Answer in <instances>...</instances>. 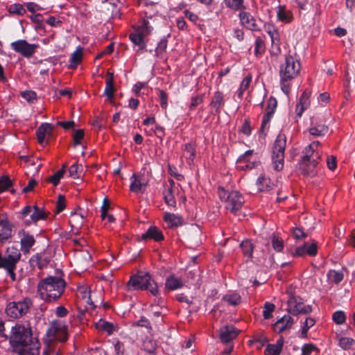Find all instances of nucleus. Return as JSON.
Masks as SVG:
<instances>
[{"instance_id": "a211bd4d", "label": "nucleus", "mask_w": 355, "mask_h": 355, "mask_svg": "<svg viewBox=\"0 0 355 355\" xmlns=\"http://www.w3.org/2000/svg\"><path fill=\"white\" fill-rule=\"evenodd\" d=\"M238 334L239 331L234 326L226 325L220 329V339L222 343L229 344L238 336Z\"/></svg>"}, {"instance_id": "5701e85b", "label": "nucleus", "mask_w": 355, "mask_h": 355, "mask_svg": "<svg viewBox=\"0 0 355 355\" xmlns=\"http://www.w3.org/2000/svg\"><path fill=\"white\" fill-rule=\"evenodd\" d=\"M46 218V212L39 208L37 205H35L33 207L32 213L30 215V219L25 220L24 223L26 225H29L31 223H37L40 220H45Z\"/></svg>"}, {"instance_id": "a878e982", "label": "nucleus", "mask_w": 355, "mask_h": 355, "mask_svg": "<svg viewBox=\"0 0 355 355\" xmlns=\"http://www.w3.org/2000/svg\"><path fill=\"white\" fill-rule=\"evenodd\" d=\"M184 283L181 278L176 277L174 274L170 275L166 277L165 282V288L168 291H175L181 288Z\"/></svg>"}, {"instance_id": "1a4fd4ad", "label": "nucleus", "mask_w": 355, "mask_h": 355, "mask_svg": "<svg viewBox=\"0 0 355 355\" xmlns=\"http://www.w3.org/2000/svg\"><path fill=\"white\" fill-rule=\"evenodd\" d=\"M286 310L291 315H297L308 314L312 312L313 308L311 305H305L301 297L291 295L288 300Z\"/></svg>"}, {"instance_id": "de8ad7c7", "label": "nucleus", "mask_w": 355, "mask_h": 355, "mask_svg": "<svg viewBox=\"0 0 355 355\" xmlns=\"http://www.w3.org/2000/svg\"><path fill=\"white\" fill-rule=\"evenodd\" d=\"M333 321L337 324H342L346 320V315L343 311H336L332 315Z\"/></svg>"}, {"instance_id": "7ed1b4c3", "label": "nucleus", "mask_w": 355, "mask_h": 355, "mask_svg": "<svg viewBox=\"0 0 355 355\" xmlns=\"http://www.w3.org/2000/svg\"><path fill=\"white\" fill-rule=\"evenodd\" d=\"M300 70L299 60L291 55L286 56L284 62L279 67L281 89L285 94L290 93V82L299 75Z\"/></svg>"}, {"instance_id": "2f4dec72", "label": "nucleus", "mask_w": 355, "mask_h": 355, "mask_svg": "<svg viewBox=\"0 0 355 355\" xmlns=\"http://www.w3.org/2000/svg\"><path fill=\"white\" fill-rule=\"evenodd\" d=\"M8 11L10 15H16L23 16L26 14V10L21 3H15L10 5L8 8Z\"/></svg>"}, {"instance_id": "f257e3e1", "label": "nucleus", "mask_w": 355, "mask_h": 355, "mask_svg": "<svg viewBox=\"0 0 355 355\" xmlns=\"http://www.w3.org/2000/svg\"><path fill=\"white\" fill-rule=\"evenodd\" d=\"M8 340L12 352L17 355L40 354V341L33 336L29 324L16 323L11 327Z\"/></svg>"}, {"instance_id": "052dcab7", "label": "nucleus", "mask_w": 355, "mask_h": 355, "mask_svg": "<svg viewBox=\"0 0 355 355\" xmlns=\"http://www.w3.org/2000/svg\"><path fill=\"white\" fill-rule=\"evenodd\" d=\"M158 92L160 105L162 109H166L168 106V95L162 89H159Z\"/></svg>"}, {"instance_id": "ea45409f", "label": "nucleus", "mask_w": 355, "mask_h": 355, "mask_svg": "<svg viewBox=\"0 0 355 355\" xmlns=\"http://www.w3.org/2000/svg\"><path fill=\"white\" fill-rule=\"evenodd\" d=\"M243 2V0H225L226 6L234 10L244 8Z\"/></svg>"}, {"instance_id": "dca6fc26", "label": "nucleus", "mask_w": 355, "mask_h": 355, "mask_svg": "<svg viewBox=\"0 0 355 355\" xmlns=\"http://www.w3.org/2000/svg\"><path fill=\"white\" fill-rule=\"evenodd\" d=\"M318 253V245L315 242H313L309 244L308 242H305L303 245L296 248L295 252L293 253L294 257H303L305 254H308L311 257H314Z\"/></svg>"}, {"instance_id": "e2e57ef3", "label": "nucleus", "mask_w": 355, "mask_h": 355, "mask_svg": "<svg viewBox=\"0 0 355 355\" xmlns=\"http://www.w3.org/2000/svg\"><path fill=\"white\" fill-rule=\"evenodd\" d=\"M309 105L306 104L305 103H300L299 102L296 105L295 107V112H296V120L297 121L298 119L301 118L302 116L303 112L305 110L307 109Z\"/></svg>"}, {"instance_id": "e433bc0d", "label": "nucleus", "mask_w": 355, "mask_h": 355, "mask_svg": "<svg viewBox=\"0 0 355 355\" xmlns=\"http://www.w3.org/2000/svg\"><path fill=\"white\" fill-rule=\"evenodd\" d=\"M66 171V166L63 165L62 168L58 171L53 175L48 178L47 181L52 183L54 186H57L60 179L63 177Z\"/></svg>"}, {"instance_id": "79ce46f5", "label": "nucleus", "mask_w": 355, "mask_h": 355, "mask_svg": "<svg viewBox=\"0 0 355 355\" xmlns=\"http://www.w3.org/2000/svg\"><path fill=\"white\" fill-rule=\"evenodd\" d=\"M327 275L329 278L331 279L336 284H338L340 282H342L344 278L343 272L337 271L335 270H330L328 272Z\"/></svg>"}, {"instance_id": "2eb2a0df", "label": "nucleus", "mask_w": 355, "mask_h": 355, "mask_svg": "<svg viewBox=\"0 0 355 355\" xmlns=\"http://www.w3.org/2000/svg\"><path fill=\"white\" fill-rule=\"evenodd\" d=\"M13 225L8 218L0 219V245L5 243L12 237Z\"/></svg>"}, {"instance_id": "49530a36", "label": "nucleus", "mask_w": 355, "mask_h": 355, "mask_svg": "<svg viewBox=\"0 0 355 355\" xmlns=\"http://www.w3.org/2000/svg\"><path fill=\"white\" fill-rule=\"evenodd\" d=\"M82 171H83V165L82 164H72L69 169V176L73 178V179L78 178L79 175L82 172Z\"/></svg>"}, {"instance_id": "393cba45", "label": "nucleus", "mask_w": 355, "mask_h": 355, "mask_svg": "<svg viewBox=\"0 0 355 355\" xmlns=\"http://www.w3.org/2000/svg\"><path fill=\"white\" fill-rule=\"evenodd\" d=\"M163 218L170 228L178 227L183 225L182 218L175 214L166 212L164 214Z\"/></svg>"}, {"instance_id": "ddd939ff", "label": "nucleus", "mask_w": 355, "mask_h": 355, "mask_svg": "<svg viewBox=\"0 0 355 355\" xmlns=\"http://www.w3.org/2000/svg\"><path fill=\"white\" fill-rule=\"evenodd\" d=\"M18 235L20 237L21 251L24 254H29L32 247L35 243L34 236L24 230H20Z\"/></svg>"}, {"instance_id": "3c124183", "label": "nucleus", "mask_w": 355, "mask_h": 355, "mask_svg": "<svg viewBox=\"0 0 355 355\" xmlns=\"http://www.w3.org/2000/svg\"><path fill=\"white\" fill-rule=\"evenodd\" d=\"M167 47V40L164 37L157 44L155 49V55L161 56L166 51Z\"/></svg>"}, {"instance_id": "37998d69", "label": "nucleus", "mask_w": 355, "mask_h": 355, "mask_svg": "<svg viewBox=\"0 0 355 355\" xmlns=\"http://www.w3.org/2000/svg\"><path fill=\"white\" fill-rule=\"evenodd\" d=\"M12 186V182L8 175H2L0 177V193L8 190Z\"/></svg>"}, {"instance_id": "c03bdc74", "label": "nucleus", "mask_w": 355, "mask_h": 355, "mask_svg": "<svg viewBox=\"0 0 355 355\" xmlns=\"http://www.w3.org/2000/svg\"><path fill=\"white\" fill-rule=\"evenodd\" d=\"M254 54L257 57L262 55L265 51V44L263 40L258 37L255 40Z\"/></svg>"}, {"instance_id": "774afa93", "label": "nucleus", "mask_w": 355, "mask_h": 355, "mask_svg": "<svg viewBox=\"0 0 355 355\" xmlns=\"http://www.w3.org/2000/svg\"><path fill=\"white\" fill-rule=\"evenodd\" d=\"M154 132L156 137L160 139L161 140H162L164 137L165 136L164 128L159 124H155Z\"/></svg>"}, {"instance_id": "8fccbe9b", "label": "nucleus", "mask_w": 355, "mask_h": 355, "mask_svg": "<svg viewBox=\"0 0 355 355\" xmlns=\"http://www.w3.org/2000/svg\"><path fill=\"white\" fill-rule=\"evenodd\" d=\"M21 96L29 103H33L37 97L36 93L32 90L24 91L21 93Z\"/></svg>"}, {"instance_id": "cd10ccee", "label": "nucleus", "mask_w": 355, "mask_h": 355, "mask_svg": "<svg viewBox=\"0 0 355 355\" xmlns=\"http://www.w3.org/2000/svg\"><path fill=\"white\" fill-rule=\"evenodd\" d=\"M129 39L135 45L139 46V50H144L146 49V42L145 38L135 31L129 35Z\"/></svg>"}, {"instance_id": "4c0bfd02", "label": "nucleus", "mask_w": 355, "mask_h": 355, "mask_svg": "<svg viewBox=\"0 0 355 355\" xmlns=\"http://www.w3.org/2000/svg\"><path fill=\"white\" fill-rule=\"evenodd\" d=\"M96 327L107 332L108 335L112 334L114 331V326L113 323L102 320H100V321L96 324Z\"/></svg>"}, {"instance_id": "c9c22d12", "label": "nucleus", "mask_w": 355, "mask_h": 355, "mask_svg": "<svg viewBox=\"0 0 355 355\" xmlns=\"http://www.w3.org/2000/svg\"><path fill=\"white\" fill-rule=\"evenodd\" d=\"M153 27L150 26L149 21L144 19L142 24L136 29L135 32L145 38L151 33Z\"/></svg>"}, {"instance_id": "864d4df0", "label": "nucleus", "mask_w": 355, "mask_h": 355, "mask_svg": "<svg viewBox=\"0 0 355 355\" xmlns=\"http://www.w3.org/2000/svg\"><path fill=\"white\" fill-rule=\"evenodd\" d=\"M272 245L275 251L278 252H282L284 248V241L281 238L273 236L272 239Z\"/></svg>"}, {"instance_id": "603ef678", "label": "nucleus", "mask_w": 355, "mask_h": 355, "mask_svg": "<svg viewBox=\"0 0 355 355\" xmlns=\"http://www.w3.org/2000/svg\"><path fill=\"white\" fill-rule=\"evenodd\" d=\"M292 236L295 240L304 239L307 236V234L301 227L292 228Z\"/></svg>"}, {"instance_id": "4be33fe9", "label": "nucleus", "mask_w": 355, "mask_h": 355, "mask_svg": "<svg viewBox=\"0 0 355 355\" xmlns=\"http://www.w3.org/2000/svg\"><path fill=\"white\" fill-rule=\"evenodd\" d=\"M114 73L110 72V71H107L106 77H105V88L104 90V95L107 97V98L112 101L114 99Z\"/></svg>"}, {"instance_id": "412c9836", "label": "nucleus", "mask_w": 355, "mask_h": 355, "mask_svg": "<svg viewBox=\"0 0 355 355\" xmlns=\"http://www.w3.org/2000/svg\"><path fill=\"white\" fill-rule=\"evenodd\" d=\"M53 130V126L49 123H42L36 130L37 139L40 144L44 145L45 141L46 135L51 136Z\"/></svg>"}, {"instance_id": "bf43d9fd", "label": "nucleus", "mask_w": 355, "mask_h": 355, "mask_svg": "<svg viewBox=\"0 0 355 355\" xmlns=\"http://www.w3.org/2000/svg\"><path fill=\"white\" fill-rule=\"evenodd\" d=\"M85 135L84 130L78 129L74 131L73 134V139L74 146L80 144V141L83 139Z\"/></svg>"}, {"instance_id": "39448f33", "label": "nucleus", "mask_w": 355, "mask_h": 355, "mask_svg": "<svg viewBox=\"0 0 355 355\" xmlns=\"http://www.w3.org/2000/svg\"><path fill=\"white\" fill-rule=\"evenodd\" d=\"M218 195L221 201L225 202V207L231 213L236 214L243 207L245 199L237 191H227L223 187H218Z\"/></svg>"}, {"instance_id": "0e129e2a", "label": "nucleus", "mask_w": 355, "mask_h": 355, "mask_svg": "<svg viewBox=\"0 0 355 355\" xmlns=\"http://www.w3.org/2000/svg\"><path fill=\"white\" fill-rule=\"evenodd\" d=\"M269 123L270 121H266L264 119H262L261 125L259 130L260 137L264 138L266 137V132L269 129Z\"/></svg>"}, {"instance_id": "7c9ffc66", "label": "nucleus", "mask_w": 355, "mask_h": 355, "mask_svg": "<svg viewBox=\"0 0 355 355\" xmlns=\"http://www.w3.org/2000/svg\"><path fill=\"white\" fill-rule=\"evenodd\" d=\"M222 300L232 306H237L241 302V297L237 293H232L225 295Z\"/></svg>"}, {"instance_id": "a19ab883", "label": "nucleus", "mask_w": 355, "mask_h": 355, "mask_svg": "<svg viewBox=\"0 0 355 355\" xmlns=\"http://www.w3.org/2000/svg\"><path fill=\"white\" fill-rule=\"evenodd\" d=\"M355 344V340L352 338L342 337L339 339L338 345L344 350H348Z\"/></svg>"}, {"instance_id": "6ab92c4d", "label": "nucleus", "mask_w": 355, "mask_h": 355, "mask_svg": "<svg viewBox=\"0 0 355 355\" xmlns=\"http://www.w3.org/2000/svg\"><path fill=\"white\" fill-rule=\"evenodd\" d=\"M239 18L241 24L248 29L257 31H259V26L256 19L248 12L242 11L239 13Z\"/></svg>"}, {"instance_id": "f3484780", "label": "nucleus", "mask_w": 355, "mask_h": 355, "mask_svg": "<svg viewBox=\"0 0 355 355\" xmlns=\"http://www.w3.org/2000/svg\"><path fill=\"white\" fill-rule=\"evenodd\" d=\"M164 239V236L162 232L156 226H150L146 232L141 234L139 241H147L148 240H153L156 242H159Z\"/></svg>"}, {"instance_id": "5fc2aeb1", "label": "nucleus", "mask_w": 355, "mask_h": 355, "mask_svg": "<svg viewBox=\"0 0 355 355\" xmlns=\"http://www.w3.org/2000/svg\"><path fill=\"white\" fill-rule=\"evenodd\" d=\"M66 207V198L65 196L60 194L58 197V200L56 202V214H60L62 212Z\"/></svg>"}, {"instance_id": "13d9d810", "label": "nucleus", "mask_w": 355, "mask_h": 355, "mask_svg": "<svg viewBox=\"0 0 355 355\" xmlns=\"http://www.w3.org/2000/svg\"><path fill=\"white\" fill-rule=\"evenodd\" d=\"M2 259L4 267L15 266H17V263H18L15 259L12 258L10 254L6 253L4 257L2 256Z\"/></svg>"}, {"instance_id": "20e7f679", "label": "nucleus", "mask_w": 355, "mask_h": 355, "mask_svg": "<svg viewBox=\"0 0 355 355\" xmlns=\"http://www.w3.org/2000/svg\"><path fill=\"white\" fill-rule=\"evenodd\" d=\"M127 287L129 291H148L153 296L159 294L157 284L148 272H139L130 276Z\"/></svg>"}, {"instance_id": "58836bf2", "label": "nucleus", "mask_w": 355, "mask_h": 355, "mask_svg": "<svg viewBox=\"0 0 355 355\" xmlns=\"http://www.w3.org/2000/svg\"><path fill=\"white\" fill-rule=\"evenodd\" d=\"M184 150L189 155L187 159L193 162L196 157V144L193 142L186 144L184 145Z\"/></svg>"}, {"instance_id": "aec40b11", "label": "nucleus", "mask_w": 355, "mask_h": 355, "mask_svg": "<svg viewBox=\"0 0 355 355\" xmlns=\"http://www.w3.org/2000/svg\"><path fill=\"white\" fill-rule=\"evenodd\" d=\"M294 323L293 318L290 315H285L278 319L273 325V329L276 333H282V331L291 329Z\"/></svg>"}, {"instance_id": "b1692460", "label": "nucleus", "mask_w": 355, "mask_h": 355, "mask_svg": "<svg viewBox=\"0 0 355 355\" xmlns=\"http://www.w3.org/2000/svg\"><path fill=\"white\" fill-rule=\"evenodd\" d=\"M284 343L283 336H280L275 344H268L265 349L266 355H280Z\"/></svg>"}, {"instance_id": "9b49d317", "label": "nucleus", "mask_w": 355, "mask_h": 355, "mask_svg": "<svg viewBox=\"0 0 355 355\" xmlns=\"http://www.w3.org/2000/svg\"><path fill=\"white\" fill-rule=\"evenodd\" d=\"M10 46L13 51L26 58H31L40 46L37 44H30L26 40L12 42Z\"/></svg>"}, {"instance_id": "473e14b6", "label": "nucleus", "mask_w": 355, "mask_h": 355, "mask_svg": "<svg viewBox=\"0 0 355 355\" xmlns=\"http://www.w3.org/2000/svg\"><path fill=\"white\" fill-rule=\"evenodd\" d=\"M309 132L311 135L321 137L328 132V127L324 124H318L311 127Z\"/></svg>"}, {"instance_id": "6e6d98bb", "label": "nucleus", "mask_w": 355, "mask_h": 355, "mask_svg": "<svg viewBox=\"0 0 355 355\" xmlns=\"http://www.w3.org/2000/svg\"><path fill=\"white\" fill-rule=\"evenodd\" d=\"M240 132L244 134L246 136H250L251 135L252 128H251V121L249 118H245L243 121L242 126L240 129Z\"/></svg>"}, {"instance_id": "bb28decb", "label": "nucleus", "mask_w": 355, "mask_h": 355, "mask_svg": "<svg viewBox=\"0 0 355 355\" xmlns=\"http://www.w3.org/2000/svg\"><path fill=\"white\" fill-rule=\"evenodd\" d=\"M83 55V49L80 47L77 48V49L71 55L69 58L70 64L68 68L71 69H76L78 65L81 62Z\"/></svg>"}, {"instance_id": "4468645a", "label": "nucleus", "mask_w": 355, "mask_h": 355, "mask_svg": "<svg viewBox=\"0 0 355 355\" xmlns=\"http://www.w3.org/2000/svg\"><path fill=\"white\" fill-rule=\"evenodd\" d=\"M225 101L223 93L217 90L214 93L209 103V107L211 108L210 113L213 115L219 114L220 110L225 105Z\"/></svg>"}, {"instance_id": "a18cd8bd", "label": "nucleus", "mask_w": 355, "mask_h": 355, "mask_svg": "<svg viewBox=\"0 0 355 355\" xmlns=\"http://www.w3.org/2000/svg\"><path fill=\"white\" fill-rule=\"evenodd\" d=\"M275 306L274 304L266 302L263 306V316L264 319H270L272 316Z\"/></svg>"}, {"instance_id": "6e6552de", "label": "nucleus", "mask_w": 355, "mask_h": 355, "mask_svg": "<svg viewBox=\"0 0 355 355\" xmlns=\"http://www.w3.org/2000/svg\"><path fill=\"white\" fill-rule=\"evenodd\" d=\"M45 336L49 343L53 341L66 342L68 340L66 323L61 320H53L46 329Z\"/></svg>"}, {"instance_id": "423d86ee", "label": "nucleus", "mask_w": 355, "mask_h": 355, "mask_svg": "<svg viewBox=\"0 0 355 355\" xmlns=\"http://www.w3.org/2000/svg\"><path fill=\"white\" fill-rule=\"evenodd\" d=\"M32 306V299L24 297L18 301L8 302L6 304L5 312L6 315L12 320L19 319L28 313Z\"/></svg>"}, {"instance_id": "c756f323", "label": "nucleus", "mask_w": 355, "mask_h": 355, "mask_svg": "<svg viewBox=\"0 0 355 355\" xmlns=\"http://www.w3.org/2000/svg\"><path fill=\"white\" fill-rule=\"evenodd\" d=\"M257 184L261 191H267L272 189L270 180L264 175H261L257 178Z\"/></svg>"}, {"instance_id": "72a5a7b5", "label": "nucleus", "mask_w": 355, "mask_h": 355, "mask_svg": "<svg viewBox=\"0 0 355 355\" xmlns=\"http://www.w3.org/2000/svg\"><path fill=\"white\" fill-rule=\"evenodd\" d=\"M277 19L283 22L289 23L292 19V13L286 11L284 6H279L277 12Z\"/></svg>"}, {"instance_id": "338daca9", "label": "nucleus", "mask_w": 355, "mask_h": 355, "mask_svg": "<svg viewBox=\"0 0 355 355\" xmlns=\"http://www.w3.org/2000/svg\"><path fill=\"white\" fill-rule=\"evenodd\" d=\"M277 105V101L274 97H270L268 101L266 111L275 112Z\"/></svg>"}, {"instance_id": "4d7b16f0", "label": "nucleus", "mask_w": 355, "mask_h": 355, "mask_svg": "<svg viewBox=\"0 0 355 355\" xmlns=\"http://www.w3.org/2000/svg\"><path fill=\"white\" fill-rule=\"evenodd\" d=\"M6 254H10L12 258L15 259L19 262L21 258V253L17 246L8 247L6 249Z\"/></svg>"}, {"instance_id": "f03ea898", "label": "nucleus", "mask_w": 355, "mask_h": 355, "mask_svg": "<svg viewBox=\"0 0 355 355\" xmlns=\"http://www.w3.org/2000/svg\"><path fill=\"white\" fill-rule=\"evenodd\" d=\"M67 282L63 278L49 275L39 281L37 292L42 300L47 303H54L64 294Z\"/></svg>"}, {"instance_id": "09e8293b", "label": "nucleus", "mask_w": 355, "mask_h": 355, "mask_svg": "<svg viewBox=\"0 0 355 355\" xmlns=\"http://www.w3.org/2000/svg\"><path fill=\"white\" fill-rule=\"evenodd\" d=\"M313 352H316L318 353L320 352L319 349L315 344L308 343L304 344L302 347V355H311V354Z\"/></svg>"}, {"instance_id": "69168bd1", "label": "nucleus", "mask_w": 355, "mask_h": 355, "mask_svg": "<svg viewBox=\"0 0 355 355\" xmlns=\"http://www.w3.org/2000/svg\"><path fill=\"white\" fill-rule=\"evenodd\" d=\"M30 17H31V19L34 23H35L38 25L37 28H44V26L42 24V22L44 20V17L42 14H40V13L34 14V15H31Z\"/></svg>"}, {"instance_id": "f8f14e48", "label": "nucleus", "mask_w": 355, "mask_h": 355, "mask_svg": "<svg viewBox=\"0 0 355 355\" xmlns=\"http://www.w3.org/2000/svg\"><path fill=\"white\" fill-rule=\"evenodd\" d=\"M130 191L135 193H144L146 187L148 184V180L145 179L144 173L141 172L133 173L130 178Z\"/></svg>"}, {"instance_id": "0eeeda50", "label": "nucleus", "mask_w": 355, "mask_h": 355, "mask_svg": "<svg viewBox=\"0 0 355 355\" xmlns=\"http://www.w3.org/2000/svg\"><path fill=\"white\" fill-rule=\"evenodd\" d=\"M286 146V136L281 130L277 136L272 146V162L273 168L277 171H280L284 168Z\"/></svg>"}, {"instance_id": "9d476101", "label": "nucleus", "mask_w": 355, "mask_h": 355, "mask_svg": "<svg viewBox=\"0 0 355 355\" xmlns=\"http://www.w3.org/2000/svg\"><path fill=\"white\" fill-rule=\"evenodd\" d=\"M313 151L311 145H309L303 150L304 155L300 163V169L305 175H314V169L318 164V162L314 158L311 159Z\"/></svg>"}, {"instance_id": "c85d7f7f", "label": "nucleus", "mask_w": 355, "mask_h": 355, "mask_svg": "<svg viewBox=\"0 0 355 355\" xmlns=\"http://www.w3.org/2000/svg\"><path fill=\"white\" fill-rule=\"evenodd\" d=\"M164 199L168 207L175 208L176 207V200L174 191L172 188H166L163 191Z\"/></svg>"}, {"instance_id": "f704fd0d", "label": "nucleus", "mask_w": 355, "mask_h": 355, "mask_svg": "<svg viewBox=\"0 0 355 355\" xmlns=\"http://www.w3.org/2000/svg\"><path fill=\"white\" fill-rule=\"evenodd\" d=\"M240 247L242 249V252L244 256L250 259L252 258L254 245L250 240L243 241L240 243Z\"/></svg>"}, {"instance_id": "680f3d73", "label": "nucleus", "mask_w": 355, "mask_h": 355, "mask_svg": "<svg viewBox=\"0 0 355 355\" xmlns=\"http://www.w3.org/2000/svg\"><path fill=\"white\" fill-rule=\"evenodd\" d=\"M204 101V94L197 95L191 98V102L189 106L190 110H194L198 105Z\"/></svg>"}]
</instances>
